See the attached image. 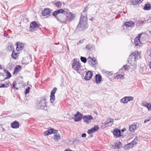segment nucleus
<instances>
[{
  "mask_svg": "<svg viewBox=\"0 0 151 151\" xmlns=\"http://www.w3.org/2000/svg\"><path fill=\"white\" fill-rule=\"evenodd\" d=\"M65 13H67L63 9H61L54 11L53 15L60 22L65 23L67 21Z\"/></svg>",
  "mask_w": 151,
  "mask_h": 151,
  "instance_id": "f03ea898",
  "label": "nucleus"
},
{
  "mask_svg": "<svg viewBox=\"0 0 151 151\" xmlns=\"http://www.w3.org/2000/svg\"><path fill=\"white\" fill-rule=\"evenodd\" d=\"M93 47H94V45L91 44L87 45L86 47V49L88 50H91L93 49Z\"/></svg>",
  "mask_w": 151,
  "mask_h": 151,
  "instance_id": "7c9ffc66",
  "label": "nucleus"
},
{
  "mask_svg": "<svg viewBox=\"0 0 151 151\" xmlns=\"http://www.w3.org/2000/svg\"><path fill=\"white\" fill-rule=\"evenodd\" d=\"M136 141L134 140L131 142H130L126 145L124 147V149L126 150H128L129 149L132 148L134 145H136Z\"/></svg>",
  "mask_w": 151,
  "mask_h": 151,
  "instance_id": "9d476101",
  "label": "nucleus"
},
{
  "mask_svg": "<svg viewBox=\"0 0 151 151\" xmlns=\"http://www.w3.org/2000/svg\"><path fill=\"white\" fill-rule=\"evenodd\" d=\"M137 127V125H131L129 127V131L132 133H134Z\"/></svg>",
  "mask_w": 151,
  "mask_h": 151,
  "instance_id": "a211bd4d",
  "label": "nucleus"
},
{
  "mask_svg": "<svg viewBox=\"0 0 151 151\" xmlns=\"http://www.w3.org/2000/svg\"><path fill=\"white\" fill-rule=\"evenodd\" d=\"M149 66L150 68L151 69V62L149 64Z\"/></svg>",
  "mask_w": 151,
  "mask_h": 151,
  "instance_id": "603ef678",
  "label": "nucleus"
},
{
  "mask_svg": "<svg viewBox=\"0 0 151 151\" xmlns=\"http://www.w3.org/2000/svg\"><path fill=\"white\" fill-rule=\"evenodd\" d=\"M137 0H131V4L133 5L137 4H138L137 2Z\"/></svg>",
  "mask_w": 151,
  "mask_h": 151,
  "instance_id": "f704fd0d",
  "label": "nucleus"
},
{
  "mask_svg": "<svg viewBox=\"0 0 151 151\" xmlns=\"http://www.w3.org/2000/svg\"><path fill=\"white\" fill-rule=\"evenodd\" d=\"M128 102L132 101L133 100V97L132 96H126Z\"/></svg>",
  "mask_w": 151,
  "mask_h": 151,
  "instance_id": "e433bc0d",
  "label": "nucleus"
},
{
  "mask_svg": "<svg viewBox=\"0 0 151 151\" xmlns=\"http://www.w3.org/2000/svg\"><path fill=\"white\" fill-rule=\"evenodd\" d=\"M87 8L86 7L84 9L83 12L81 13L80 21L77 26V29L78 30L81 31L84 30L87 26V18L86 12Z\"/></svg>",
  "mask_w": 151,
  "mask_h": 151,
  "instance_id": "f257e3e1",
  "label": "nucleus"
},
{
  "mask_svg": "<svg viewBox=\"0 0 151 151\" xmlns=\"http://www.w3.org/2000/svg\"><path fill=\"white\" fill-rule=\"evenodd\" d=\"M9 86V82H6L4 84L0 83V88H6Z\"/></svg>",
  "mask_w": 151,
  "mask_h": 151,
  "instance_id": "cd10ccee",
  "label": "nucleus"
},
{
  "mask_svg": "<svg viewBox=\"0 0 151 151\" xmlns=\"http://www.w3.org/2000/svg\"><path fill=\"white\" fill-rule=\"evenodd\" d=\"M72 68L74 70H76L77 72L81 74L83 71L82 67L80 63L78 62H74L72 65Z\"/></svg>",
  "mask_w": 151,
  "mask_h": 151,
  "instance_id": "20e7f679",
  "label": "nucleus"
},
{
  "mask_svg": "<svg viewBox=\"0 0 151 151\" xmlns=\"http://www.w3.org/2000/svg\"><path fill=\"white\" fill-rule=\"evenodd\" d=\"M52 133H54V135H55V134H58V131L55 130H54L53 129L52 134Z\"/></svg>",
  "mask_w": 151,
  "mask_h": 151,
  "instance_id": "37998d69",
  "label": "nucleus"
},
{
  "mask_svg": "<svg viewBox=\"0 0 151 151\" xmlns=\"http://www.w3.org/2000/svg\"><path fill=\"white\" fill-rule=\"evenodd\" d=\"M108 72V73H107V74H109V75L111 74V72Z\"/></svg>",
  "mask_w": 151,
  "mask_h": 151,
  "instance_id": "6e6d98bb",
  "label": "nucleus"
},
{
  "mask_svg": "<svg viewBox=\"0 0 151 151\" xmlns=\"http://www.w3.org/2000/svg\"><path fill=\"white\" fill-rule=\"evenodd\" d=\"M81 60L82 62L84 63H86L87 61L86 58L84 57H81Z\"/></svg>",
  "mask_w": 151,
  "mask_h": 151,
  "instance_id": "c9c22d12",
  "label": "nucleus"
},
{
  "mask_svg": "<svg viewBox=\"0 0 151 151\" xmlns=\"http://www.w3.org/2000/svg\"><path fill=\"white\" fill-rule=\"evenodd\" d=\"M120 101L121 103L124 104L127 103L128 102L126 97L121 99L120 100Z\"/></svg>",
  "mask_w": 151,
  "mask_h": 151,
  "instance_id": "473e14b6",
  "label": "nucleus"
},
{
  "mask_svg": "<svg viewBox=\"0 0 151 151\" xmlns=\"http://www.w3.org/2000/svg\"><path fill=\"white\" fill-rule=\"evenodd\" d=\"M39 27V25L37 24L35 22H33L30 24V31L32 32L35 31L37 30V28Z\"/></svg>",
  "mask_w": 151,
  "mask_h": 151,
  "instance_id": "0eeeda50",
  "label": "nucleus"
},
{
  "mask_svg": "<svg viewBox=\"0 0 151 151\" xmlns=\"http://www.w3.org/2000/svg\"><path fill=\"white\" fill-rule=\"evenodd\" d=\"M139 54L138 51L136 50L129 56L128 62L132 69L135 68L136 67V60L139 55Z\"/></svg>",
  "mask_w": 151,
  "mask_h": 151,
  "instance_id": "7ed1b4c3",
  "label": "nucleus"
},
{
  "mask_svg": "<svg viewBox=\"0 0 151 151\" xmlns=\"http://www.w3.org/2000/svg\"><path fill=\"white\" fill-rule=\"evenodd\" d=\"M113 134L114 136L119 137L121 135V132L120 130L116 129L114 130L113 132Z\"/></svg>",
  "mask_w": 151,
  "mask_h": 151,
  "instance_id": "4be33fe9",
  "label": "nucleus"
},
{
  "mask_svg": "<svg viewBox=\"0 0 151 151\" xmlns=\"http://www.w3.org/2000/svg\"><path fill=\"white\" fill-rule=\"evenodd\" d=\"M84 40H85L84 39H82V40H80L79 41V44L82 43L84 42Z\"/></svg>",
  "mask_w": 151,
  "mask_h": 151,
  "instance_id": "c03bdc74",
  "label": "nucleus"
},
{
  "mask_svg": "<svg viewBox=\"0 0 151 151\" xmlns=\"http://www.w3.org/2000/svg\"><path fill=\"white\" fill-rule=\"evenodd\" d=\"M46 99H42L39 103V105L40 106L44 107L46 106Z\"/></svg>",
  "mask_w": 151,
  "mask_h": 151,
  "instance_id": "ddd939ff",
  "label": "nucleus"
},
{
  "mask_svg": "<svg viewBox=\"0 0 151 151\" xmlns=\"http://www.w3.org/2000/svg\"><path fill=\"white\" fill-rule=\"evenodd\" d=\"M144 0H137V2L138 4L139 3H141L142 1Z\"/></svg>",
  "mask_w": 151,
  "mask_h": 151,
  "instance_id": "09e8293b",
  "label": "nucleus"
},
{
  "mask_svg": "<svg viewBox=\"0 0 151 151\" xmlns=\"http://www.w3.org/2000/svg\"><path fill=\"white\" fill-rule=\"evenodd\" d=\"M124 25L127 27H133L134 26V23L132 21L127 22L125 23Z\"/></svg>",
  "mask_w": 151,
  "mask_h": 151,
  "instance_id": "aec40b11",
  "label": "nucleus"
},
{
  "mask_svg": "<svg viewBox=\"0 0 151 151\" xmlns=\"http://www.w3.org/2000/svg\"><path fill=\"white\" fill-rule=\"evenodd\" d=\"M124 75L122 74H117L115 77H114V78L116 79H123Z\"/></svg>",
  "mask_w": 151,
  "mask_h": 151,
  "instance_id": "c85d7f7f",
  "label": "nucleus"
},
{
  "mask_svg": "<svg viewBox=\"0 0 151 151\" xmlns=\"http://www.w3.org/2000/svg\"><path fill=\"white\" fill-rule=\"evenodd\" d=\"M82 137H86V134L85 133H83L82 134Z\"/></svg>",
  "mask_w": 151,
  "mask_h": 151,
  "instance_id": "de8ad7c7",
  "label": "nucleus"
},
{
  "mask_svg": "<svg viewBox=\"0 0 151 151\" xmlns=\"http://www.w3.org/2000/svg\"><path fill=\"white\" fill-rule=\"evenodd\" d=\"M6 76H7L6 78L9 79L11 77V74L8 71H7Z\"/></svg>",
  "mask_w": 151,
  "mask_h": 151,
  "instance_id": "4c0bfd02",
  "label": "nucleus"
},
{
  "mask_svg": "<svg viewBox=\"0 0 151 151\" xmlns=\"http://www.w3.org/2000/svg\"><path fill=\"white\" fill-rule=\"evenodd\" d=\"M30 88L29 87L25 90V94H27L29 93Z\"/></svg>",
  "mask_w": 151,
  "mask_h": 151,
  "instance_id": "79ce46f5",
  "label": "nucleus"
},
{
  "mask_svg": "<svg viewBox=\"0 0 151 151\" xmlns=\"http://www.w3.org/2000/svg\"><path fill=\"white\" fill-rule=\"evenodd\" d=\"M88 61L89 62V64H90L92 62V58L91 57H89L87 59Z\"/></svg>",
  "mask_w": 151,
  "mask_h": 151,
  "instance_id": "a19ab883",
  "label": "nucleus"
},
{
  "mask_svg": "<svg viewBox=\"0 0 151 151\" xmlns=\"http://www.w3.org/2000/svg\"><path fill=\"white\" fill-rule=\"evenodd\" d=\"M4 36L5 37H9V35L8 34H6V33H4Z\"/></svg>",
  "mask_w": 151,
  "mask_h": 151,
  "instance_id": "8fccbe9b",
  "label": "nucleus"
},
{
  "mask_svg": "<svg viewBox=\"0 0 151 151\" xmlns=\"http://www.w3.org/2000/svg\"><path fill=\"white\" fill-rule=\"evenodd\" d=\"M84 122L86 124H88L91 122L92 120H94L93 117L91 115H84L83 117Z\"/></svg>",
  "mask_w": 151,
  "mask_h": 151,
  "instance_id": "39448f33",
  "label": "nucleus"
},
{
  "mask_svg": "<svg viewBox=\"0 0 151 151\" xmlns=\"http://www.w3.org/2000/svg\"><path fill=\"white\" fill-rule=\"evenodd\" d=\"M1 68H2L1 66V65H0V69H1Z\"/></svg>",
  "mask_w": 151,
  "mask_h": 151,
  "instance_id": "4d7b16f0",
  "label": "nucleus"
},
{
  "mask_svg": "<svg viewBox=\"0 0 151 151\" xmlns=\"http://www.w3.org/2000/svg\"><path fill=\"white\" fill-rule=\"evenodd\" d=\"M50 11L49 9H46L44 10L42 12V16H46L50 14Z\"/></svg>",
  "mask_w": 151,
  "mask_h": 151,
  "instance_id": "412c9836",
  "label": "nucleus"
},
{
  "mask_svg": "<svg viewBox=\"0 0 151 151\" xmlns=\"http://www.w3.org/2000/svg\"><path fill=\"white\" fill-rule=\"evenodd\" d=\"M126 130V129L125 128H123V129H122V132H124Z\"/></svg>",
  "mask_w": 151,
  "mask_h": 151,
  "instance_id": "864d4df0",
  "label": "nucleus"
},
{
  "mask_svg": "<svg viewBox=\"0 0 151 151\" xmlns=\"http://www.w3.org/2000/svg\"><path fill=\"white\" fill-rule=\"evenodd\" d=\"M96 82L97 84L100 83L101 81V77L99 75H96Z\"/></svg>",
  "mask_w": 151,
  "mask_h": 151,
  "instance_id": "6ab92c4d",
  "label": "nucleus"
},
{
  "mask_svg": "<svg viewBox=\"0 0 151 151\" xmlns=\"http://www.w3.org/2000/svg\"><path fill=\"white\" fill-rule=\"evenodd\" d=\"M99 129V127L98 125H95L92 128L88 129L87 132L88 134H91L97 131Z\"/></svg>",
  "mask_w": 151,
  "mask_h": 151,
  "instance_id": "9b49d317",
  "label": "nucleus"
},
{
  "mask_svg": "<svg viewBox=\"0 0 151 151\" xmlns=\"http://www.w3.org/2000/svg\"><path fill=\"white\" fill-rule=\"evenodd\" d=\"M53 129L51 128L50 129H49L45 131L44 132V134L45 136H47L49 134H52Z\"/></svg>",
  "mask_w": 151,
  "mask_h": 151,
  "instance_id": "393cba45",
  "label": "nucleus"
},
{
  "mask_svg": "<svg viewBox=\"0 0 151 151\" xmlns=\"http://www.w3.org/2000/svg\"><path fill=\"white\" fill-rule=\"evenodd\" d=\"M19 126V123L16 122H14L11 125V127L13 128H17Z\"/></svg>",
  "mask_w": 151,
  "mask_h": 151,
  "instance_id": "5701e85b",
  "label": "nucleus"
},
{
  "mask_svg": "<svg viewBox=\"0 0 151 151\" xmlns=\"http://www.w3.org/2000/svg\"><path fill=\"white\" fill-rule=\"evenodd\" d=\"M93 75V73L91 71H88L86 73V76L85 77V79L86 80H89Z\"/></svg>",
  "mask_w": 151,
  "mask_h": 151,
  "instance_id": "4468645a",
  "label": "nucleus"
},
{
  "mask_svg": "<svg viewBox=\"0 0 151 151\" xmlns=\"http://www.w3.org/2000/svg\"><path fill=\"white\" fill-rule=\"evenodd\" d=\"M96 62H92L90 64L91 65H95L96 64Z\"/></svg>",
  "mask_w": 151,
  "mask_h": 151,
  "instance_id": "a18cd8bd",
  "label": "nucleus"
},
{
  "mask_svg": "<svg viewBox=\"0 0 151 151\" xmlns=\"http://www.w3.org/2000/svg\"><path fill=\"white\" fill-rule=\"evenodd\" d=\"M69 119H71V118H70H70H69Z\"/></svg>",
  "mask_w": 151,
  "mask_h": 151,
  "instance_id": "bf43d9fd",
  "label": "nucleus"
},
{
  "mask_svg": "<svg viewBox=\"0 0 151 151\" xmlns=\"http://www.w3.org/2000/svg\"><path fill=\"white\" fill-rule=\"evenodd\" d=\"M69 119H71V118H70H70H69Z\"/></svg>",
  "mask_w": 151,
  "mask_h": 151,
  "instance_id": "13d9d810",
  "label": "nucleus"
},
{
  "mask_svg": "<svg viewBox=\"0 0 151 151\" xmlns=\"http://www.w3.org/2000/svg\"><path fill=\"white\" fill-rule=\"evenodd\" d=\"M113 122V119H108L105 122L101 123L102 124L101 127L104 129L105 128L106 125H107V126H111Z\"/></svg>",
  "mask_w": 151,
  "mask_h": 151,
  "instance_id": "423d86ee",
  "label": "nucleus"
},
{
  "mask_svg": "<svg viewBox=\"0 0 151 151\" xmlns=\"http://www.w3.org/2000/svg\"><path fill=\"white\" fill-rule=\"evenodd\" d=\"M66 17H67V20L69 21L73 19H74L75 16L73 14L70 13L67 14Z\"/></svg>",
  "mask_w": 151,
  "mask_h": 151,
  "instance_id": "2eb2a0df",
  "label": "nucleus"
},
{
  "mask_svg": "<svg viewBox=\"0 0 151 151\" xmlns=\"http://www.w3.org/2000/svg\"><path fill=\"white\" fill-rule=\"evenodd\" d=\"M16 85L17 83L16 81H14L12 83V86L14 90H17L18 89V88L16 87Z\"/></svg>",
  "mask_w": 151,
  "mask_h": 151,
  "instance_id": "72a5a7b5",
  "label": "nucleus"
},
{
  "mask_svg": "<svg viewBox=\"0 0 151 151\" xmlns=\"http://www.w3.org/2000/svg\"><path fill=\"white\" fill-rule=\"evenodd\" d=\"M143 9L145 10H150L151 9V6L149 4H146L143 8Z\"/></svg>",
  "mask_w": 151,
  "mask_h": 151,
  "instance_id": "b1692460",
  "label": "nucleus"
},
{
  "mask_svg": "<svg viewBox=\"0 0 151 151\" xmlns=\"http://www.w3.org/2000/svg\"><path fill=\"white\" fill-rule=\"evenodd\" d=\"M122 146L121 143L119 141H117L112 145V147L114 149H118Z\"/></svg>",
  "mask_w": 151,
  "mask_h": 151,
  "instance_id": "f3484780",
  "label": "nucleus"
},
{
  "mask_svg": "<svg viewBox=\"0 0 151 151\" xmlns=\"http://www.w3.org/2000/svg\"><path fill=\"white\" fill-rule=\"evenodd\" d=\"M150 119H150H145L144 121V123H146L147 122L149 121Z\"/></svg>",
  "mask_w": 151,
  "mask_h": 151,
  "instance_id": "49530a36",
  "label": "nucleus"
},
{
  "mask_svg": "<svg viewBox=\"0 0 151 151\" xmlns=\"http://www.w3.org/2000/svg\"><path fill=\"white\" fill-rule=\"evenodd\" d=\"M17 47L16 49L17 51H19L22 50L23 48V46L21 44H19L18 42L17 43Z\"/></svg>",
  "mask_w": 151,
  "mask_h": 151,
  "instance_id": "bb28decb",
  "label": "nucleus"
},
{
  "mask_svg": "<svg viewBox=\"0 0 151 151\" xmlns=\"http://www.w3.org/2000/svg\"><path fill=\"white\" fill-rule=\"evenodd\" d=\"M141 35V34H138L135 39L134 44L136 46L140 47L142 45V44L140 40V37Z\"/></svg>",
  "mask_w": 151,
  "mask_h": 151,
  "instance_id": "1a4fd4ad",
  "label": "nucleus"
},
{
  "mask_svg": "<svg viewBox=\"0 0 151 151\" xmlns=\"http://www.w3.org/2000/svg\"><path fill=\"white\" fill-rule=\"evenodd\" d=\"M74 116V121L76 122H77L80 121L81 120L83 116L80 112L78 111L77 114H75Z\"/></svg>",
  "mask_w": 151,
  "mask_h": 151,
  "instance_id": "f8f14e48",
  "label": "nucleus"
},
{
  "mask_svg": "<svg viewBox=\"0 0 151 151\" xmlns=\"http://www.w3.org/2000/svg\"><path fill=\"white\" fill-rule=\"evenodd\" d=\"M129 66L127 65H124L123 66L122 68H123L125 70H127L129 67Z\"/></svg>",
  "mask_w": 151,
  "mask_h": 151,
  "instance_id": "ea45409f",
  "label": "nucleus"
},
{
  "mask_svg": "<svg viewBox=\"0 0 151 151\" xmlns=\"http://www.w3.org/2000/svg\"><path fill=\"white\" fill-rule=\"evenodd\" d=\"M89 19L93 21V17H92L91 19Z\"/></svg>",
  "mask_w": 151,
  "mask_h": 151,
  "instance_id": "5fc2aeb1",
  "label": "nucleus"
},
{
  "mask_svg": "<svg viewBox=\"0 0 151 151\" xmlns=\"http://www.w3.org/2000/svg\"><path fill=\"white\" fill-rule=\"evenodd\" d=\"M142 105L146 107L148 110H151V103L144 102L142 103Z\"/></svg>",
  "mask_w": 151,
  "mask_h": 151,
  "instance_id": "dca6fc26",
  "label": "nucleus"
},
{
  "mask_svg": "<svg viewBox=\"0 0 151 151\" xmlns=\"http://www.w3.org/2000/svg\"><path fill=\"white\" fill-rule=\"evenodd\" d=\"M60 139V136L59 134L54 135V139L55 141H58Z\"/></svg>",
  "mask_w": 151,
  "mask_h": 151,
  "instance_id": "a878e982",
  "label": "nucleus"
},
{
  "mask_svg": "<svg viewBox=\"0 0 151 151\" xmlns=\"http://www.w3.org/2000/svg\"><path fill=\"white\" fill-rule=\"evenodd\" d=\"M96 59L94 58H92V62H96Z\"/></svg>",
  "mask_w": 151,
  "mask_h": 151,
  "instance_id": "3c124183",
  "label": "nucleus"
},
{
  "mask_svg": "<svg viewBox=\"0 0 151 151\" xmlns=\"http://www.w3.org/2000/svg\"><path fill=\"white\" fill-rule=\"evenodd\" d=\"M57 88H54L52 91L50 95V101L51 103H52L55 101V97L54 94L57 90Z\"/></svg>",
  "mask_w": 151,
  "mask_h": 151,
  "instance_id": "6e6552de",
  "label": "nucleus"
},
{
  "mask_svg": "<svg viewBox=\"0 0 151 151\" xmlns=\"http://www.w3.org/2000/svg\"><path fill=\"white\" fill-rule=\"evenodd\" d=\"M17 53L13 52L12 55V56L14 59H15L17 58Z\"/></svg>",
  "mask_w": 151,
  "mask_h": 151,
  "instance_id": "58836bf2",
  "label": "nucleus"
},
{
  "mask_svg": "<svg viewBox=\"0 0 151 151\" xmlns=\"http://www.w3.org/2000/svg\"><path fill=\"white\" fill-rule=\"evenodd\" d=\"M62 4H63V5H65V3L64 2L62 3L58 1L55 3V5L57 7L60 8L61 7Z\"/></svg>",
  "mask_w": 151,
  "mask_h": 151,
  "instance_id": "c756f323",
  "label": "nucleus"
},
{
  "mask_svg": "<svg viewBox=\"0 0 151 151\" xmlns=\"http://www.w3.org/2000/svg\"><path fill=\"white\" fill-rule=\"evenodd\" d=\"M21 67L20 65H17L15 68L14 73H17L20 70V68H21Z\"/></svg>",
  "mask_w": 151,
  "mask_h": 151,
  "instance_id": "2f4dec72",
  "label": "nucleus"
}]
</instances>
